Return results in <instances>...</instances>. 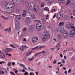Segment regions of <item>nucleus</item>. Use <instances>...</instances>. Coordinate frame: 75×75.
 I'll return each instance as SVG.
<instances>
[{
  "mask_svg": "<svg viewBox=\"0 0 75 75\" xmlns=\"http://www.w3.org/2000/svg\"><path fill=\"white\" fill-rule=\"evenodd\" d=\"M13 7V4L12 2H9L7 5L6 10L7 11H11Z\"/></svg>",
  "mask_w": 75,
  "mask_h": 75,
  "instance_id": "obj_1",
  "label": "nucleus"
},
{
  "mask_svg": "<svg viewBox=\"0 0 75 75\" xmlns=\"http://www.w3.org/2000/svg\"><path fill=\"white\" fill-rule=\"evenodd\" d=\"M34 11L36 13H38L40 11V8L37 5H34Z\"/></svg>",
  "mask_w": 75,
  "mask_h": 75,
  "instance_id": "obj_2",
  "label": "nucleus"
},
{
  "mask_svg": "<svg viewBox=\"0 0 75 75\" xmlns=\"http://www.w3.org/2000/svg\"><path fill=\"white\" fill-rule=\"evenodd\" d=\"M75 35V30H71L70 31L69 34L70 37H73Z\"/></svg>",
  "mask_w": 75,
  "mask_h": 75,
  "instance_id": "obj_3",
  "label": "nucleus"
},
{
  "mask_svg": "<svg viewBox=\"0 0 75 75\" xmlns=\"http://www.w3.org/2000/svg\"><path fill=\"white\" fill-rule=\"evenodd\" d=\"M62 13H59L57 14L56 17L58 19H62Z\"/></svg>",
  "mask_w": 75,
  "mask_h": 75,
  "instance_id": "obj_4",
  "label": "nucleus"
},
{
  "mask_svg": "<svg viewBox=\"0 0 75 75\" xmlns=\"http://www.w3.org/2000/svg\"><path fill=\"white\" fill-rule=\"evenodd\" d=\"M68 35V32L67 31H66L64 33H63V36L64 38H67Z\"/></svg>",
  "mask_w": 75,
  "mask_h": 75,
  "instance_id": "obj_5",
  "label": "nucleus"
},
{
  "mask_svg": "<svg viewBox=\"0 0 75 75\" xmlns=\"http://www.w3.org/2000/svg\"><path fill=\"white\" fill-rule=\"evenodd\" d=\"M13 50V49L11 48H5L4 50V51L5 52H10V51H11Z\"/></svg>",
  "mask_w": 75,
  "mask_h": 75,
  "instance_id": "obj_6",
  "label": "nucleus"
},
{
  "mask_svg": "<svg viewBox=\"0 0 75 75\" xmlns=\"http://www.w3.org/2000/svg\"><path fill=\"white\" fill-rule=\"evenodd\" d=\"M32 41L33 42H36L38 41V37L37 36H35L33 37L32 38Z\"/></svg>",
  "mask_w": 75,
  "mask_h": 75,
  "instance_id": "obj_7",
  "label": "nucleus"
},
{
  "mask_svg": "<svg viewBox=\"0 0 75 75\" xmlns=\"http://www.w3.org/2000/svg\"><path fill=\"white\" fill-rule=\"evenodd\" d=\"M29 30L30 31H33L34 30V25H30L29 27Z\"/></svg>",
  "mask_w": 75,
  "mask_h": 75,
  "instance_id": "obj_8",
  "label": "nucleus"
},
{
  "mask_svg": "<svg viewBox=\"0 0 75 75\" xmlns=\"http://www.w3.org/2000/svg\"><path fill=\"white\" fill-rule=\"evenodd\" d=\"M59 31L60 33H61L62 34H63L65 32V29H64V28L63 27L61 28L60 29Z\"/></svg>",
  "mask_w": 75,
  "mask_h": 75,
  "instance_id": "obj_9",
  "label": "nucleus"
},
{
  "mask_svg": "<svg viewBox=\"0 0 75 75\" xmlns=\"http://www.w3.org/2000/svg\"><path fill=\"white\" fill-rule=\"evenodd\" d=\"M16 29H18L19 28V25H20V23L18 21H16Z\"/></svg>",
  "mask_w": 75,
  "mask_h": 75,
  "instance_id": "obj_10",
  "label": "nucleus"
},
{
  "mask_svg": "<svg viewBox=\"0 0 75 75\" xmlns=\"http://www.w3.org/2000/svg\"><path fill=\"white\" fill-rule=\"evenodd\" d=\"M5 57H6V55L3 53V52L0 55V57L1 58H4Z\"/></svg>",
  "mask_w": 75,
  "mask_h": 75,
  "instance_id": "obj_11",
  "label": "nucleus"
},
{
  "mask_svg": "<svg viewBox=\"0 0 75 75\" xmlns=\"http://www.w3.org/2000/svg\"><path fill=\"white\" fill-rule=\"evenodd\" d=\"M13 4H14V3L16 4H19L20 3V0H13Z\"/></svg>",
  "mask_w": 75,
  "mask_h": 75,
  "instance_id": "obj_12",
  "label": "nucleus"
},
{
  "mask_svg": "<svg viewBox=\"0 0 75 75\" xmlns=\"http://www.w3.org/2000/svg\"><path fill=\"white\" fill-rule=\"evenodd\" d=\"M22 31H23V29H22V28H20L19 29V30H18V35H20V34H21V32H22Z\"/></svg>",
  "mask_w": 75,
  "mask_h": 75,
  "instance_id": "obj_13",
  "label": "nucleus"
},
{
  "mask_svg": "<svg viewBox=\"0 0 75 75\" xmlns=\"http://www.w3.org/2000/svg\"><path fill=\"white\" fill-rule=\"evenodd\" d=\"M20 66H21V67H23V68L25 69H26V70H27V69L26 68V67H25V65H24L23 64H20Z\"/></svg>",
  "mask_w": 75,
  "mask_h": 75,
  "instance_id": "obj_14",
  "label": "nucleus"
},
{
  "mask_svg": "<svg viewBox=\"0 0 75 75\" xmlns=\"http://www.w3.org/2000/svg\"><path fill=\"white\" fill-rule=\"evenodd\" d=\"M41 23H38L36 24V27H42Z\"/></svg>",
  "mask_w": 75,
  "mask_h": 75,
  "instance_id": "obj_15",
  "label": "nucleus"
},
{
  "mask_svg": "<svg viewBox=\"0 0 75 75\" xmlns=\"http://www.w3.org/2000/svg\"><path fill=\"white\" fill-rule=\"evenodd\" d=\"M69 15L68 14H66L64 16V18L65 20H68Z\"/></svg>",
  "mask_w": 75,
  "mask_h": 75,
  "instance_id": "obj_16",
  "label": "nucleus"
},
{
  "mask_svg": "<svg viewBox=\"0 0 75 75\" xmlns=\"http://www.w3.org/2000/svg\"><path fill=\"white\" fill-rule=\"evenodd\" d=\"M67 27L68 29L71 28V23H69L67 25Z\"/></svg>",
  "mask_w": 75,
  "mask_h": 75,
  "instance_id": "obj_17",
  "label": "nucleus"
},
{
  "mask_svg": "<svg viewBox=\"0 0 75 75\" xmlns=\"http://www.w3.org/2000/svg\"><path fill=\"white\" fill-rule=\"evenodd\" d=\"M64 23L63 22H61L59 23V26H63L64 25Z\"/></svg>",
  "mask_w": 75,
  "mask_h": 75,
  "instance_id": "obj_18",
  "label": "nucleus"
},
{
  "mask_svg": "<svg viewBox=\"0 0 75 75\" xmlns=\"http://www.w3.org/2000/svg\"><path fill=\"white\" fill-rule=\"evenodd\" d=\"M42 40L44 42H45V41H47V38H46V37H44L42 38Z\"/></svg>",
  "mask_w": 75,
  "mask_h": 75,
  "instance_id": "obj_19",
  "label": "nucleus"
},
{
  "mask_svg": "<svg viewBox=\"0 0 75 75\" xmlns=\"http://www.w3.org/2000/svg\"><path fill=\"white\" fill-rule=\"evenodd\" d=\"M5 30V31H7L8 33H10L11 32V28H9L6 29Z\"/></svg>",
  "mask_w": 75,
  "mask_h": 75,
  "instance_id": "obj_20",
  "label": "nucleus"
},
{
  "mask_svg": "<svg viewBox=\"0 0 75 75\" xmlns=\"http://www.w3.org/2000/svg\"><path fill=\"white\" fill-rule=\"evenodd\" d=\"M70 3H71L70 0H67V2L65 4L66 6H68Z\"/></svg>",
  "mask_w": 75,
  "mask_h": 75,
  "instance_id": "obj_21",
  "label": "nucleus"
},
{
  "mask_svg": "<svg viewBox=\"0 0 75 75\" xmlns=\"http://www.w3.org/2000/svg\"><path fill=\"white\" fill-rule=\"evenodd\" d=\"M34 57L33 56L31 58H28V60L29 61H32L34 59Z\"/></svg>",
  "mask_w": 75,
  "mask_h": 75,
  "instance_id": "obj_22",
  "label": "nucleus"
},
{
  "mask_svg": "<svg viewBox=\"0 0 75 75\" xmlns=\"http://www.w3.org/2000/svg\"><path fill=\"white\" fill-rule=\"evenodd\" d=\"M33 51H31L30 52H28L27 54H26V56H28V55H30V54H31V53L33 52Z\"/></svg>",
  "mask_w": 75,
  "mask_h": 75,
  "instance_id": "obj_23",
  "label": "nucleus"
},
{
  "mask_svg": "<svg viewBox=\"0 0 75 75\" xmlns=\"http://www.w3.org/2000/svg\"><path fill=\"white\" fill-rule=\"evenodd\" d=\"M25 48V46L23 45L22 47L20 48V49L21 50V51H24Z\"/></svg>",
  "mask_w": 75,
  "mask_h": 75,
  "instance_id": "obj_24",
  "label": "nucleus"
},
{
  "mask_svg": "<svg viewBox=\"0 0 75 75\" xmlns=\"http://www.w3.org/2000/svg\"><path fill=\"white\" fill-rule=\"evenodd\" d=\"M25 4L27 7H28V8H29L28 7H29V3L28 2H25Z\"/></svg>",
  "mask_w": 75,
  "mask_h": 75,
  "instance_id": "obj_25",
  "label": "nucleus"
},
{
  "mask_svg": "<svg viewBox=\"0 0 75 75\" xmlns=\"http://www.w3.org/2000/svg\"><path fill=\"white\" fill-rule=\"evenodd\" d=\"M25 4L27 7H28V8H29L28 7H29V3L28 2H25Z\"/></svg>",
  "mask_w": 75,
  "mask_h": 75,
  "instance_id": "obj_26",
  "label": "nucleus"
},
{
  "mask_svg": "<svg viewBox=\"0 0 75 75\" xmlns=\"http://www.w3.org/2000/svg\"><path fill=\"white\" fill-rule=\"evenodd\" d=\"M31 22V20H28L26 22V23L27 24H29L30 22Z\"/></svg>",
  "mask_w": 75,
  "mask_h": 75,
  "instance_id": "obj_27",
  "label": "nucleus"
},
{
  "mask_svg": "<svg viewBox=\"0 0 75 75\" xmlns=\"http://www.w3.org/2000/svg\"><path fill=\"white\" fill-rule=\"evenodd\" d=\"M71 28L72 29V30H75V27H74V24H72L71 26Z\"/></svg>",
  "mask_w": 75,
  "mask_h": 75,
  "instance_id": "obj_28",
  "label": "nucleus"
},
{
  "mask_svg": "<svg viewBox=\"0 0 75 75\" xmlns=\"http://www.w3.org/2000/svg\"><path fill=\"white\" fill-rule=\"evenodd\" d=\"M44 47H45V45H41L39 46L38 48V49H41V48H44Z\"/></svg>",
  "mask_w": 75,
  "mask_h": 75,
  "instance_id": "obj_29",
  "label": "nucleus"
},
{
  "mask_svg": "<svg viewBox=\"0 0 75 75\" xmlns=\"http://www.w3.org/2000/svg\"><path fill=\"white\" fill-rule=\"evenodd\" d=\"M42 27H36V30L37 31H40Z\"/></svg>",
  "mask_w": 75,
  "mask_h": 75,
  "instance_id": "obj_30",
  "label": "nucleus"
},
{
  "mask_svg": "<svg viewBox=\"0 0 75 75\" xmlns=\"http://www.w3.org/2000/svg\"><path fill=\"white\" fill-rule=\"evenodd\" d=\"M20 19V17L19 16H16L15 18V20L16 21H18Z\"/></svg>",
  "mask_w": 75,
  "mask_h": 75,
  "instance_id": "obj_31",
  "label": "nucleus"
},
{
  "mask_svg": "<svg viewBox=\"0 0 75 75\" xmlns=\"http://www.w3.org/2000/svg\"><path fill=\"white\" fill-rule=\"evenodd\" d=\"M44 10L45 11H47L48 12H49V11H50L49 10H48V7H47L45 8L44 9Z\"/></svg>",
  "mask_w": 75,
  "mask_h": 75,
  "instance_id": "obj_32",
  "label": "nucleus"
},
{
  "mask_svg": "<svg viewBox=\"0 0 75 75\" xmlns=\"http://www.w3.org/2000/svg\"><path fill=\"white\" fill-rule=\"evenodd\" d=\"M46 36V37L47 39H49L50 38V35H47Z\"/></svg>",
  "mask_w": 75,
  "mask_h": 75,
  "instance_id": "obj_33",
  "label": "nucleus"
},
{
  "mask_svg": "<svg viewBox=\"0 0 75 75\" xmlns=\"http://www.w3.org/2000/svg\"><path fill=\"white\" fill-rule=\"evenodd\" d=\"M57 37H58L59 38H62V35L59 34L57 36Z\"/></svg>",
  "mask_w": 75,
  "mask_h": 75,
  "instance_id": "obj_34",
  "label": "nucleus"
},
{
  "mask_svg": "<svg viewBox=\"0 0 75 75\" xmlns=\"http://www.w3.org/2000/svg\"><path fill=\"white\" fill-rule=\"evenodd\" d=\"M59 2H60L61 3L63 4V3H64L65 2V1L64 0H60Z\"/></svg>",
  "mask_w": 75,
  "mask_h": 75,
  "instance_id": "obj_35",
  "label": "nucleus"
},
{
  "mask_svg": "<svg viewBox=\"0 0 75 75\" xmlns=\"http://www.w3.org/2000/svg\"><path fill=\"white\" fill-rule=\"evenodd\" d=\"M70 6L71 7H74V6H75V5L73 3H72L71 4H70Z\"/></svg>",
  "mask_w": 75,
  "mask_h": 75,
  "instance_id": "obj_36",
  "label": "nucleus"
},
{
  "mask_svg": "<svg viewBox=\"0 0 75 75\" xmlns=\"http://www.w3.org/2000/svg\"><path fill=\"white\" fill-rule=\"evenodd\" d=\"M59 47H60V43H58L57 44L56 47H57V48H59Z\"/></svg>",
  "mask_w": 75,
  "mask_h": 75,
  "instance_id": "obj_37",
  "label": "nucleus"
},
{
  "mask_svg": "<svg viewBox=\"0 0 75 75\" xmlns=\"http://www.w3.org/2000/svg\"><path fill=\"white\" fill-rule=\"evenodd\" d=\"M44 34L45 35V36L47 35H48L49 34V33H48L47 32H45L44 33Z\"/></svg>",
  "mask_w": 75,
  "mask_h": 75,
  "instance_id": "obj_38",
  "label": "nucleus"
},
{
  "mask_svg": "<svg viewBox=\"0 0 75 75\" xmlns=\"http://www.w3.org/2000/svg\"><path fill=\"white\" fill-rule=\"evenodd\" d=\"M34 5V3L33 2H31L30 4V6L32 7V6H33Z\"/></svg>",
  "mask_w": 75,
  "mask_h": 75,
  "instance_id": "obj_39",
  "label": "nucleus"
},
{
  "mask_svg": "<svg viewBox=\"0 0 75 75\" xmlns=\"http://www.w3.org/2000/svg\"><path fill=\"white\" fill-rule=\"evenodd\" d=\"M40 54V52L38 53H37L35 54V57H36L37 56H38V55Z\"/></svg>",
  "mask_w": 75,
  "mask_h": 75,
  "instance_id": "obj_40",
  "label": "nucleus"
},
{
  "mask_svg": "<svg viewBox=\"0 0 75 75\" xmlns=\"http://www.w3.org/2000/svg\"><path fill=\"white\" fill-rule=\"evenodd\" d=\"M38 46H37L35 47L34 48H33L32 49V50H35V49H37L38 48Z\"/></svg>",
  "mask_w": 75,
  "mask_h": 75,
  "instance_id": "obj_41",
  "label": "nucleus"
},
{
  "mask_svg": "<svg viewBox=\"0 0 75 75\" xmlns=\"http://www.w3.org/2000/svg\"><path fill=\"white\" fill-rule=\"evenodd\" d=\"M6 62H4L3 61H2L1 62L0 61V64H5Z\"/></svg>",
  "mask_w": 75,
  "mask_h": 75,
  "instance_id": "obj_42",
  "label": "nucleus"
},
{
  "mask_svg": "<svg viewBox=\"0 0 75 75\" xmlns=\"http://www.w3.org/2000/svg\"><path fill=\"white\" fill-rule=\"evenodd\" d=\"M11 62H9L8 63L7 65L8 66H11Z\"/></svg>",
  "mask_w": 75,
  "mask_h": 75,
  "instance_id": "obj_43",
  "label": "nucleus"
},
{
  "mask_svg": "<svg viewBox=\"0 0 75 75\" xmlns=\"http://www.w3.org/2000/svg\"><path fill=\"white\" fill-rule=\"evenodd\" d=\"M44 5H45L44 3H42L41 5V7H43L44 6Z\"/></svg>",
  "mask_w": 75,
  "mask_h": 75,
  "instance_id": "obj_44",
  "label": "nucleus"
},
{
  "mask_svg": "<svg viewBox=\"0 0 75 75\" xmlns=\"http://www.w3.org/2000/svg\"><path fill=\"white\" fill-rule=\"evenodd\" d=\"M10 46L12 47V48H16V47L14 46L13 44H11L10 45Z\"/></svg>",
  "mask_w": 75,
  "mask_h": 75,
  "instance_id": "obj_45",
  "label": "nucleus"
},
{
  "mask_svg": "<svg viewBox=\"0 0 75 75\" xmlns=\"http://www.w3.org/2000/svg\"><path fill=\"white\" fill-rule=\"evenodd\" d=\"M10 74L11 75H15V74L12 71H11L10 72Z\"/></svg>",
  "mask_w": 75,
  "mask_h": 75,
  "instance_id": "obj_46",
  "label": "nucleus"
},
{
  "mask_svg": "<svg viewBox=\"0 0 75 75\" xmlns=\"http://www.w3.org/2000/svg\"><path fill=\"white\" fill-rule=\"evenodd\" d=\"M23 30L24 31H27V28L25 27L24 28Z\"/></svg>",
  "mask_w": 75,
  "mask_h": 75,
  "instance_id": "obj_47",
  "label": "nucleus"
},
{
  "mask_svg": "<svg viewBox=\"0 0 75 75\" xmlns=\"http://www.w3.org/2000/svg\"><path fill=\"white\" fill-rule=\"evenodd\" d=\"M40 54H42V53H43V54H45V51H42L41 52H39Z\"/></svg>",
  "mask_w": 75,
  "mask_h": 75,
  "instance_id": "obj_48",
  "label": "nucleus"
},
{
  "mask_svg": "<svg viewBox=\"0 0 75 75\" xmlns=\"http://www.w3.org/2000/svg\"><path fill=\"white\" fill-rule=\"evenodd\" d=\"M6 55H8V56H9V57L11 56V54H10L6 53Z\"/></svg>",
  "mask_w": 75,
  "mask_h": 75,
  "instance_id": "obj_49",
  "label": "nucleus"
},
{
  "mask_svg": "<svg viewBox=\"0 0 75 75\" xmlns=\"http://www.w3.org/2000/svg\"><path fill=\"white\" fill-rule=\"evenodd\" d=\"M28 72L27 71H25V73L24 74V75H28Z\"/></svg>",
  "mask_w": 75,
  "mask_h": 75,
  "instance_id": "obj_50",
  "label": "nucleus"
},
{
  "mask_svg": "<svg viewBox=\"0 0 75 75\" xmlns=\"http://www.w3.org/2000/svg\"><path fill=\"white\" fill-rule=\"evenodd\" d=\"M26 59H27V57H24L23 58V61H26Z\"/></svg>",
  "mask_w": 75,
  "mask_h": 75,
  "instance_id": "obj_51",
  "label": "nucleus"
},
{
  "mask_svg": "<svg viewBox=\"0 0 75 75\" xmlns=\"http://www.w3.org/2000/svg\"><path fill=\"white\" fill-rule=\"evenodd\" d=\"M27 13V11L25 10H24L23 11V13H24L25 14H26Z\"/></svg>",
  "mask_w": 75,
  "mask_h": 75,
  "instance_id": "obj_52",
  "label": "nucleus"
},
{
  "mask_svg": "<svg viewBox=\"0 0 75 75\" xmlns=\"http://www.w3.org/2000/svg\"><path fill=\"white\" fill-rule=\"evenodd\" d=\"M22 16H23V17H25V16H26V13H23V14L22 15Z\"/></svg>",
  "mask_w": 75,
  "mask_h": 75,
  "instance_id": "obj_53",
  "label": "nucleus"
},
{
  "mask_svg": "<svg viewBox=\"0 0 75 75\" xmlns=\"http://www.w3.org/2000/svg\"><path fill=\"white\" fill-rule=\"evenodd\" d=\"M49 2L50 3H52V2H53V0H50Z\"/></svg>",
  "mask_w": 75,
  "mask_h": 75,
  "instance_id": "obj_54",
  "label": "nucleus"
},
{
  "mask_svg": "<svg viewBox=\"0 0 75 75\" xmlns=\"http://www.w3.org/2000/svg\"><path fill=\"white\" fill-rule=\"evenodd\" d=\"M34 75V73H31V72H30V75Z\"/></svg>",
  "mask_w": 75,
  "mask_h": 75,
  "instance_id": "obj_55",
  "label": "nucleus"
},
{
  "mask_svg": "<svg viewBox=\"0 0 75 75\" xmlns=\"http://www.w3.org/2000/svg\"><path fill=\"white\" fill-rule=\"evenodd\" d=\"M28 14L29 16H31V13L30 12H28Z\"/></svg>",
  "mask_w": 75,
  "mask_h": 75,
  "instance_id": "obj_56",
  "label": "nucleus"
},
{
  "mask_svg": "<svg viewBox=\"0 0 75 75\" xmlns=\"http://www.w3.org/2000/svg\"><path fill=\"white\" fill-rule=\"evenodd\" d=\"M56 16V15H55V13H54V15L53 16L52 18H54Z\"/></svg>",
  "mask_w": 75,
  "mask_h": 75,
  "instance_id": "obj_57",
  "label": "nucleus"
},
{
  "mask_svg": "<svg viewBox=\"0 0 75 75\" xmlns=\"http://www.w3.org/2000/svg\"><path fill=\"white\" fill-rule=\"evenodd\" d=\"M62 62H63V63H65V60H64V59H62Z\"/></svg>",
  "mask_w": 75,
  "mask_h": 75,
  "instance_id": "obj_58",
  "label": "nucleus"
},
{
  "mask_svg": "<svg viewBox=\"0 0 75 75\" xmlns=\"http://www.w3.org/2000/svg\"><path fill=\"white\" fill-rule=\"evenodd\" d=\"M71 69H70L68 70V72L69 73H70L71 72Z\"/></svg>",
  "mask_w": 75,
  "mask_h": 75,
  "instance_id": "obj_59",
  "label": "nucleus"
},
{
  "mask_svg": "<svg viewBox=\"0 0 75 75\" xmlns=\"http://www.w3.org/2000/svg\"><path fill=\"white\" fill-rule=\"evenodd\" d=\"M27 39H25V38H24L23 39V41H26Z\"/></svg>",
  "mask_w": 75,
  "mask_h": 75,
  "instance_id": "obj_60",
  "label": "nucleus"
},
{
  "mask_svg": "<svg viewBox=\"0 0 75 75\" xmlns=\"http://www.w3.org/2000/svg\"><path fill=\"white\" fill-rule=\"evenodd\" d=\"M64 58L65 60H67V57H66V56H64Z\"/></svg>",
  "mask_w": 75,
  "mask_h": 75,
  "instance_id": "obj_61",
  "label": "nucleus"
},
{
  "mask_svg": "<svg viewBox=\"0 0 75 75\" xmlns=\"http://www.w3.org/2000/svg\"><path fill=\"white\" fill-rule=\"evenodd\" d=\"M64 73L66 74V75H67V71H64Z\"/></svg>",
  "mask_w": 75,
  "mask_h": 75,
  "instance_id": "obj_62",
  "label": "nucleus"
},
{
  "mask_svg": "<svg viewBox=\"0 0 75 75\" xmlns=\"http://www.w3.org/2000/svg\"><path fill=\"white\" fill-rule=\"evenodd\" d=\"M32 18L33 19H34V18H35V16H32Z\"/></svg>",
  "mask_w": 75,
  "mask_h": 75,
  "instance_id": "obj_63",
  "label": "nucleus"
},
{
  "mask_svg": "<svg viewBox=\"0 0 75 75\" xmlns=\"http://www.w3.org/2000/svg\"><path fill=\"white\" fill-rule=\"evenodd\" d=\"M35 73L36 75H38V71H36V72H35Z\"/></svg>",
  "mask_w": 75,
  "mask_h": 75,
  "instance_id": "obj_64",
  "label": "nucleus"
}]
</instances>
